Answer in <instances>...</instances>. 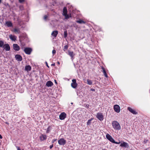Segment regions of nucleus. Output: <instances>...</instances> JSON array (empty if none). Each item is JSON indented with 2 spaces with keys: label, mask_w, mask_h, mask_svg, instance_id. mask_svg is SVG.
<instances>
[{
  "label": "nucleus",
  "mask_w": 150,
  "mask_h": 150,
  "mask_svg": "<svg viewBox=\"0 0 150 150\" xmlns=\"http://www.w3.org/2000/svg\"><path fill=\"white\" fill-rule=\"evenodd\" d=\"M112 126L113 128L115 130H119L121 129L119 123L117 121H114L112 122Z\"/></svg>",
  "instance_id": "1"
},
{
  "label": "nucleus",
  "mask_w": 150,
  "mask_h": 150,
  "mask_svg": "<svg viewBox=\"0 0 150 150\" xmlns=\"http://www.w3.org/2000/svg\"><path fill=\"white\" fill-rule=\"evenodd\" d=\"M107 139L110 142L115 144H119L120 143V142H117L115 141L112 137L109 134H107L106 136Z\"/></svg>",
  "instance_id": "2"
},
{
  "label": "nucleus",
  "mask_w": 150,
  "mask_h": 150,
  "mask_svg": "<svg viewBox=\"0 0 150 150\" xmlns=\"http://www.w3.org/2000/svg\"><path fill=\"white\" fill-rule=\"evenodd\" d=\"M72 82L71 84V86L72 88H76L77 86V84L76 83V80L75 79H74L72 80Z\"/></svg>",
  "instance_id": "3"
},
{
  "label": "nucleus",
  "mask_w": 150,
  "mask_h": 150,
  "mask_svg": "<svg viewBox=\"0 0 150 150\" xmlns=\"http://www.w3.org/2000/svg\"><path fill=\"white\" fill-rule=\"evenodd\" d=\"M24 51L26 54H30L32 51V49L30 48L26 47L24 48Z\"/></svg>",
  "instance_id": "4"
},
{
  "label": "nucleus",
  "mask_w": 150,
  "mask_h": 150,
  "mask_svg": "<svg viewBox=\"0 0 150 150\" xmlns=\"http://www.w3.org/2000/svg\"><path fill=\"white\" fill-rule=\"evenodd\" d=\"M66 140L63 138H61L58 140V143L60 145H64L66 143Z\"/></svg>",
  "instance_id": "5"
},
{
  "label": "nucleus",
  "mask_w": 150,
  "mask_h": 150,
  "mask_svg": "<svg viewBox=\"0 0 150 150\" xmlns=\"http://www.w3.org/2000/svg\"><path fill=\"white\" fill-rule=\"evenodd\" d=\"M114 110L117 112L118 113L120 111V106L117 105H115L114 106Z\"/></svg>",
  "instance_id": "6"
},
{
  "label": "nucleus",
  "mask_w": 150,
  "mask_h": 150,
  "mask_svg": "<svg viewBox=\"0 0 150 150\" xmlns=\"http://www.w3.org/2000/svg\"><path fill=\"white\" fill-rule=\"evenodd\" d=\"M66 117V114L65 112H62L59 115V119L61 120H64Z\"/></svg>",
  "instance_id": "7"
},
{
  "label": "nucleus",
  "mask_w": 150,
  "mask_h": 150,
  "mask_svg": "<svg viewBox=\"0 0 150 150\" xmlns=\"http://www.w3.org/2000/svg\"><path fill=\"white\" fill-rule=\"evenodd\" d=\"M96 117L100 120L102 121L103 120V116L101 113H98L96 115Z\"/></svg>",
  "instance_id": "8"
},
{
  "label": "nucleus",
  "mask_w": 150,
  "mask_h": 150,
  "mask_svg": "<svg viewBox=\"0 0 150 150\" xmlns=\"http://www.w3.org/2000/svg\"><path fill=\"white\" fill-rule=\"evenodd\" d=\"M3 47L4 48V49L6 51H8L10 50V47L8 44H5L4 45Z\"/></svg>",
  "instance_id": "9"
},
{
  "label": "nucleus",
  "mask_w": 150,
  "mask_h": 150,
  "mask_svg": "<svg viewBox=\"0 0 150 150\" xmlns=\"http://www.w3.org/2000/svg\"><path fill=\"white\" fill-rule=\"evenodd\" d=\"M40 139L41 141L45 140L47 139V136L46 135L41 134L40 137Z\"/></svg>",
  "instance_id": "10"
},
{
  "label": "nucleus",
  "mask_w": 150,
  "mask_h": 150,
  "mask_svg": "<svg viewBox=\"0 0 150 150\" xmlns=\"http://www.w3.org/2000/svg\"><path fill=\"white\" fill-rule=\"evenodd\" d=\"M13 47L14 50L16 51H18L20 50V47L17 44H13Z\"/></svg>",
  "instance_id": "11"
},
{
  "label": "nucleus",
  "mask_w": 150,
  "mask_h": 150,
  "mask_svg": "<svg viewBox=\"0 0 150 150\" xmlns=\"http://www.w3.org/2000/svg\"><path fill=\"white\" fill-rule=\"evenodd\" d=\"M15 58L16 60L18 61H21L22 60V57L19 54H16L15 55Z\"/></svg>",
  "instance_id": "12"
},
{
  "label": "nucleus",
  "mask_w": 150,
  "mask_h": 150,
  "mask_svg": "<svg viewBox=\"0 0 150 150\" xmlns=\"http://www.w3.org/2000/svg\"><path fill=\"white\" fill-rule=\"evenodd\" d=\"M128 110L130 112H131L132 113H133L134 114L136 115L137 113L135 111V110L130 107L128 108Z\"/></svg>",
  "instance_id": "13"
},
{
  "label": "nucleus",
  "mask_w": 150,
  "mask_h": 150,
  "mask_svg": "<svg viewBox=\"0 0 150 150\" xmlns=\"http://www.w3.org/2000/svg\"><path fill=\"white\" fill-rule=\"evenodd\" d=\"M120 146L126 148L128 147L129 146L128 143L123 142L121 144Z\"/></svg>",
  "instance_id": "14"
},
{
  "label": "nucleus",
  "mask_w": 150,
  "mask_h": 150,
  "mask_svg": "<svg viewBox=\"0 0 150 150\" xmlns=\"http://www.w3.org/2000/svg\"><path fill=\"white\" fill-rule=\"evenodd\" d=\"M58 33V32L57 30H55L53 31L52 34L51 35L53 36L54 38H56Z\"/></svg>",
  "instance_id": "15"
},
{
  "label": "nucleus",
  "mask_w": 150,
  "mask_h": 150,
  "mask_svg": "<svg viewBox=\"0 0 150 150\" xmlns=\"http://www.w3.org/2000/svg\"><path fill=\"white\" fill-rule=\"evenodd\" d=\"M9 37L10 39L12 41H15L16 40V37L14 35H10Z\"/></svg>",
  "instance_id": "16"
},
{
  "label": "nucleus",
  "mask_w": 150,
  "mask_h": 150,
  "mask_svg": "<svg viewBox=\"0 0 150 150\" xmlns=\"http://www.w3.org/2000/svg\"><path fill=\"white\" fill-rule=\"evenodd\" d=\"M6 25L8 27H11L13 26V24L10 21H7L6 23Z\"/></svg>",
  "instance_id": "17"
},
{
  "label": "nucleus",
  "mask_w": 150,
  "mask_h": 150,
  "mask_svg": "<svg viewBox=\"0 0 150 150\" xmlns=\"http://www.w3.org/2000/svg\"><path fill=\"white\" fill-rule=\"evenodd\" d=\"M68 54L71 57V58L73 59L75 55L73 52L68 51Z\"/></svg>",
  "instance_id": "18"
},
{
  "label": "nucleus",
  "mask_w": 150,
  "mask_h": 150,
  "mask_svg": "<svg viewBox=\"0 0 150 150\" xmlns=\"http://www.w3.org/2000/svg\"><path fill=\"white\" fill-rule=\"evenodd\" d=\"M53 85V83L50 81H48L46 84V85L47 87H51Z\"/></svg>",
  "instance_id": "19"
},
{
  "label": "nucleus",
  "mask_w": 150,
  "mask_h": 150,
  "mask_svg": "<svg viewBox=\"0 0 150 150\" xmlns=\"http://www.w3.org/2000/svg\"><path fill=\"white\" fill-rule=\"evenodd\" d=\"M31 69V67L29 65L26 66L25 68V70L27 71H30Z\"/></svg>",
  "instance_id": "20"
},
{
  "label": "nucleus",
  "mask_w": 150,
  "mask_h": 150,
  "mask_svg": "<svg viewBox=\"0 0 150 150\" xmlns=\"http://www.w3.org/2000/svg\"><path fill=\"white\" fill-rule=\"evenodd\" d=\"M67 14V8L66 7H64L63 11V15H64L66 14Z\"/></svg>",
  "instance_id": "21"
},
{
  "label": "nucleus",
  "mask_w": 150,
  "mask_h": 150,
  "mask_svg": "<svg viewBox=\"0 0 150 150\" xmlns=\"http://www.w3.org/2000/svg\"><path fill=\"white\" fill-rule=\"evenodd\" d=\"M102 69L103 72V73L104 76L106 77H108V76L107 75V74H106V72L105 71V68L103 67H102Z\"/></svg>",
  "instance_id": "22"
},
{
  "label": "nucleus",
  "mask_w": 150,
  "mask_h": 150,
  "mask_svg": "<svg viewBox=\"0 0 150 150\" xmlns=\"http://www.w3.org/2000/svg\"><path fill=\"white\" fill-rule=\"evenodd\" d=\"M76 22L80 24H85V23L84 21L81 19L76 21Z\"/></svg>",
  "instance_id": "23"
},
{
  "label": "nucleus",
  "mask_w": 150,
  "mask_h": 150,
  "mask_svg": "<svg viewBox=\"0 0 150 150\" xmlns=\"http://www.w3.org/2000/svg\"><path fill=\"white\" fill-rule=\"evenodd\" d=\"M13 32L17 33H19L20 31L19 29L15 28L14 29Z\"/></svg>",
  "instance_id": "24"
},
{
  "label": "nucleus",
  "mask_w": 150,
  "mask_h": 150,
  "mask_svg": "<svg viewBox=\"0 0 150 150\" xmlns=\"http://www.w3.org/2000/svg\"><path fill=\"white\" fill-rule=\"evenodd\" d=\"M87 83L88 84V85H91L92 84V82L91 80L89 79H88L87 80Z\"/></svg>",
  "instance_id": "25"
},
{
  "label": "nucleus",
  "mask_w": 150,
  "mask_h": 150,
  "mask_svg": "<svg viewBox=\"0 0 150 150\" xmlns=\"http://www.w3.org/2000/svg\"><path fill=\"white\" fill-rule=\"evenodd\" d=\"M64 16H65V18L67 19H68V18H69V17H71V15H70V16H69L67 14H66L65 15H64Z\"/></svg>",
  "instance_id": "26"
},
{
  "label": "nucleus",
  "mask_w": 150,
  "mask_h": 150,
  "mask_svg": "<svg viewBox=\"0 0 150 150\" xmlns=\"http://www.w3.org/2000/svg\"><path fill=\"white\" fill-rule=\"evenodd\" d=\"M4 45V42L2 40H0V47H3Z\"/></svg>",
  "instance_id": "27"
},
{
  "label": "nucleus",
  "mask_w": 150,
  "mask_h": 150,
  "mask_svg": "<svg viewBox=\"0 0 150 150\" xmlns=\"http://www.w3.org/2000/svg\"><path fill=\"white\" fill-rule=\"evenodd\" d=\"M51 129V128L49 126L47 128V131L46 132V133H49L50 132Z\"/></svg>",
  "instance_id": "28"
},
{
  "label": "nucleus",
  "mask_w": 150,
  "mask_h": 150,
  "mask_svg": "<svg viewBox=\"0 0 150 150\" xmlns=\"http://www.w3.org/2000/svg\"><path fill=\"white\" fill-rule=\"evenodd\" d=\"M68 45H65L64 47L63 50L64 51H66L68 48Z\"/></svg>",
  "instance_id": "29"
},
{
  "label": "nucleus",
  "mask_w": 150,
  "mask_h": 150,
  "mask_svg": "<svg viewBox=\"0 0 150 150\" xmlns=\"http://www.w3.org/2000/svg\"><path fill=\"white\" fill-rule=\"evenodd\" d=\"M92 120V119H90L88 120V122H87V125H90L91 124V120Z\"/></svg>",
  "instance_id": "30"
},
{
  "label": "nucleus",
  "mask_w": 150,
  "mask_h": 150,
  "mask_svg": "<svg viewBox=\"0 0 150 150\" xmlns=\"http://www.w3.org/2000/svg\"><path fill=\"white\" fill-rule=\"evenodd\" d=\"M19 8L21 10H22L23 9V6L21 5L19 7Z\"/></svg>",
  "instance_id": "31"
},
{
  "label": "nucleus",
  "mask_w": 150,
  "mask_h": 150,
  "mask_svg": "<svg viewBox=\"0 0 150 150\" xmlns=\"http://www.w3.org/2000/svg\"><path fill=\"white\" fill-rule=\"evenodd\" d=\"M56 50H54L52 51V53L53 54V55H54L56 53Z\"/></svg>",
  "instance_id": "32"
},
{
  "label": "nucleus",
  "mask_w": 150,
  "mask_h": 150,
  "mask_svg": "<svg viewBox=\"0 0 150 150\" xmlns=\"http://www.w3.org/2000/svg\"><path fill=\"white\" fill-rule=\"evenodd\" d=\"M67 36V34L66 33V32H64V38H66Z\"/></svg>",
  "instance_id": "33"
},
{
  "label": "nucleus",
  "mask_w": 150,
  "mask_h": 150,
  "mask_svg": "<svg viewBox=\"0 0 150 150\" xmlns=\"http://www.w3.org/2000/svg\"><path fill=\"white\" fill-rule=\"evenodd\" d=\"M57 140V139H53L52 140V143H54V142L56 141Z\"/></svg>",
  "instance_id": "34"
},
{
  "label": "nucleus",
  "mask_w": 150,
  "mask_h": 150,
  "mask_svg": "<svg viewBox=\"0 0 150 150\" xmlns=\"http://www.w3.org/2000/svg\"><path fill=\"white\" fill-rule=\"evenodd\" d=\"M47 15H45L44 16V19L45 20H46L47 19Z\"/></svg>",
  "instance_id": "35"
},
{
  "label": "nucleus",
  "mask_w": 150,
  "mask_h": 150,
  "mask_svg": "<svg viewBox=\"0 0 150 150\" xmlns=\"http://www.w3.org/2000/svg\"><path fill=\"white\" fill-rule=\"evenodd\" d=\"M19 2L20 3H22L24 2V0H19Z\"/></svg>",
  "instance_id": "36"
},
{
  "label": "nucleus",
  "mask_w": 150,
  "mask_h": 150,
  "mask_svg": "<svg viewBox=\"0 0 150 150\" xmlns=\"http://www.w3.org/2000/svg\"><path fill=\"white\" fill-rule=\"evenodd\" d=\"M25 44L24 43L22 42L21 43V46H24L25 45Z\"/></svg>",
  "instance_id": "37"
},
{
  "label": "nucleus",
  "mask_w": 150,
  "mask_h": 150,
  "mask_svg": "<svg viewBox=\"0 0 150 150\" xmlns=\"http://www.w3.org/2000/svg\"><path fill=\"white\" fill-rule=\"evenodd\" d=\"M53 146V144H52V145H51L50 146V149H52Z\"/></svg>",
  "instance_id": "38"
},
{
  "label": "nucleus",
  "mask_w": 150,
  "mask_h": 150,
  "mask_svg": "<svg viewBox=\"0 0 150 150\" xmlns=\"http://www.w3.org/2000/svg\"><path fill=\"white\" fill-rule=\"evenodd\" d=\"M16 148L17 149V150H21V149H20V148L18 146H16Z\"/></svg>",
  "instance_id": "39"
},
{
  "label": "nucleus",
  "mask_w": 150,
  "mask_h": 150,
  "mask_svg": "<svg viewBox=\"0 0 150 150\" xmlns=\"http://www.w3.org/2000/svg\"><path fill=\"white\" fill-rule=\"evenodd\" d=\"M45 63L46 64V66H47L48 67H49V66H48V64H47V62H45Z\"/></svg>",
  "instance_id": "40"
},
{
  "label": "nucleus",
  "mask_w": 150,
  "mask_h": 150,
  "mask_svg": "<svg viewBox=\"0 0 150 150\" xmlns=\"http://www.w3.org/2000/svg\"><path fill=\"white\" fill-rule=\"evenodd\" d=\"M2 138V137L1 135L0 134V139H1Z\"/></svg>",
  "instance_id": "41"
},
{
  "label": "nucleus",
  "mask_w": 150,
  "mask_h": 150,
  "mask_svg": "<svg viewBox=\"0 0 150 150\" xmlns=\"http://www.w3.org/2000/svg\"><path fill=\"white\" fill-rule=\"evenodd\" d=\"M55 65V64L54 63V64H51V66H54Z\"/></svg>",
  "instance_id": "42"
},
{
  "label": "nucleus",
  "mask_w": 150,
  "mask_h": 150,
  "mask_svg": "<svg viewBox=\"0 0 150 150\" xmlns=\"http://www.w3.org/2000/svg\"><path fill=\"white\" fill-rule=\"evenodd\" d=\"M91 91H95V89H92H92H91Z\"/></svg>",
  "instance_id": "43"
},
{
  "label": "nucleus",
  "mask_w": 150,
  "mask_h": 150,
  "mask_svg": "<svg viewBox=\"0 0 150 150\" xmlns=\"http://www.w3.org/2000/svg\"><path fill=\"white\" fill-rule=\"evenodd\" d=\"M1 0H0V4L1 3Z\"/></svg>",
  "instance_id": "44"
},
{
  "label": "nucleus",
  "mask_w": 150,
  "mask_h": 150,
  "mask_svg": "<svg viewBox=\"0 0 150 150\" xmlns=\"http://www.w3.org/2000/svg\"><path fill=\"white\" fill-rule=\"evenodd\" d=\"M57 63L58 64H59V62H57Z\"/></svg>",
  "instance_id": "45"
},
{
  "label": "nucleus",
  "mask_w": 150,
  "mask_h": 150,
  "mask_svg": "<svg viewBox=\"0 0 150 150\" xmlns=\"http://www.w3.org/2000/svg\"><path fill=\"white\" fill-rule=\"evenodd\" d=\"M55 83H57L56 81V80H55Z\"/></svg>",
  "instance_id": "46"
},
{
  "label": "nucleus",
  "mask_w": 150,
  "mask_h": 150,
  "mask_svg": "<svg viewBox=\"0 0 150 150\" xmlns=\"http://www.w3.org/2000/svg\"><path fill=\"white\" fill-rule=\"evenodd\" d=\"M73 103H71V104H73Z\"/></svg>",
  "instance_id": "47"
},
{
  "label": "nucleus",
  "mask_w": 150,
  "mask_h": 150,
  "mask_svg": "<svg viewBox=\"0 0 150 150\" xmlns=\"http://www.w3.org/2000/svg\"><path fill=\"white\" fill-rule=\"evenodd\" d=\"M22 150H24V149H23Z\"/></svg>",
  "instance_id": "48"
}]
</instances>
